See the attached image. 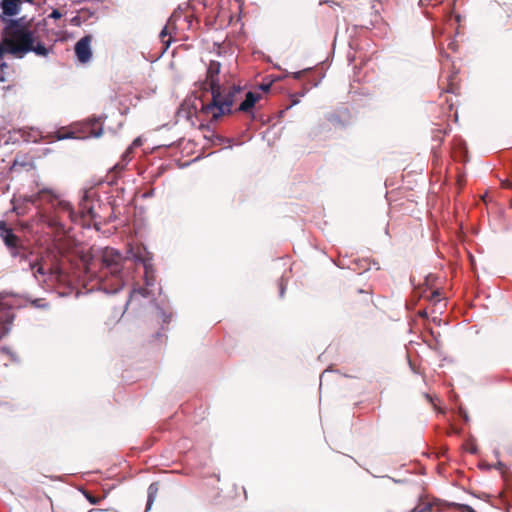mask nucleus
I'll return each mask as SVG.
<instances>
[{"label":"nucleus","instance_id":"11","mask_svg":"<svg viewBox=\"0 0 512 512\" xmlns=\"http://www.w3.org/2000/svg\"><path fill=\"white\" fill-rule=\"evenodd\" d=\"M16 29L13 27V21H10L8 27H4L2 31V42L0 43V59L3 58L5 53H10V48L8 46V41H17L13 36V31Z\"/></svg>","mask_w":512,"mask_h":512},{"label":"nucleus","instance_id":"32","mask_svg":"<svg viewBox=\"0 0 512 512\" xmlns=\"http://www.w3.org/2000/svg\"><path fill=\"white\" fill-rule=\"evenodd\" d=\"M425 509H418V507L414 508L411 512H423Z\"/></svg>","mask_w":512,"mask_h":512},{"label":"nucleus","instance_id":"21","mask_svg":"<svg viewBox=\"0 0 512 512\" xmlns=\"http://www.w3.org/2000/svg\"><path fill=\"white\" fill-rule=\"evenodd\" d=\"M161 35H162V43L165 44V48L162 49V54L164 53V51L169 47L170 45V40H164V38L168 35V27L165 26L162 28V32H161Z\"/></svg>","mask_w":512,"mask_h":512},{"label":"nucleus","instance_id":"19","mask_svg":"<svg viewBox=\"0 0 512 512\" xmlns=\"http://www.w3.org/2000/svg\"><path fill=\"white\" fill-rule=\"evenodd\" d=\"M30 269L33 271L35 277H37L38 274L45 275V271L40 262L30 263Z\"/></svg>","mask_w":512,"mask_h":512},{"label":"nucleus","instance_id":"9","mask_svg":"<svg viewBox=\"0 0 512 512\" xmlns=\"http://www.w3.org/2000/svg\"><path fill=\"white\" fill-rule=\"evenodd\" d=\"M92 36L86 35L82 37L75 45V54L81 63H87L92 56L91 52Z\"/></svg>","mask_w":512,"mask_h":512},{"label":"nucleus","instance_id":"34","mask_svg":"<svg viewBox=\"0 0 512 512\" xmlns=\"http://www.w3.org/2000/svg\"><path fill=\"white\" fill-rule=\"evenodd\" d=\"M89 512H104L103 510H95V509H92L90 510Z\"/></svg>","mask_w":512,"mask_h":512},{"label":"nucleus","instance_id":"13","mask_svg":"<svg viewBox=\"0 0 512 512\" xmlns=\"http://www.w3.org/2000/svg\"><path fill=\"white\" fill-rule=\"evenodd\" d=\"M261 98V95L254 92H247L244 101L239 105L237 111L248 113L252 110L255 103Z\"/></svg>","mask_w":512,"mask_h":512},{"label":"nucleus","instance_id":"2","mask_svg":"<svg viewBox=\"0 0 512 512\" xmlns=\"http://www.w3.org/2000/svg\"><path fill=\"white\" fill-rule=\"evenodd\" d=\"M13 27L16 29L13 31V36L17 41H8L10 54L16 58H23L29 52H35L38 56L43 57L48 55L49 51L42 43H37V45H34V33L22 22L13 21Z\"/></svg>","mask_w":512,"mask_h":512},{"label":"nucleus","instance_id":"3","mask_svg":"<svg viewBox=\"0 0 512 512\" xmlns=\"http://www.w3.org/2000/svg\"><path fill=\"white\" fill-rule=\"evenodd\" d=\"M209 104L210 96L204 92L200 96H189L181 104L177 116L187 121H192V118L196 117L202 121H208L210 124L217 123L226 114L218 115L216 111L208 113L206 108Z\"/></svg>","mask_w":512,"mask_h":512},{"label":"nucleus","instance_id":"17","mask_svg":"<svg viewBox=\"0 0 512 512\" xmlns=\"http://www.w3.org/2000/svg\"><path fill=\"white\" fill-rule=\"evenodd\" d=\"M88 193L85 194L82 202L80 203V210L83 216H90L91 218H94L95 215L93 213V208L91 206H88L87 200H88Z\"/></svg>","mask_w":512,"mask_h":512},{"label":"nucleus","instance_id":"18","mask_svg":"<svg viewBox=\"0 0 512 512\" xmlns=\"http://www.w3.org/2000/svg\"><path fill=\"white\" fill-rule=\"evenodd\" d=\"M55 134H56L55 137H56L57 140H64V139H68V138H73L74 137V133L71 132V131L66 130L65 128L59 129L58 131H56Z\"/></svg>","mask_w":512,"mask_h":512},{"label":"nucleus","instance_id":"12","mask_svg":"<svg viewBox=\"0 0 512 512\" xmlns=\"http://www.w3.org/2000/svg\"><path fill=\"white\" fill-rule=\"evenodd\" d=\"M21 3V0H2L0 8L6 18L12 19V17L19 14Z\"/></svg>","mask_w":512,"mask_h":512},{"label":"nucleus","instance_id":"26","mask_svg":"<svg viewBox=\"0 0 512 512\" xmlns=\"http://www.w3.org/2000/svg\"><path fill=\"white\" fill-rule=\"evenodd\" d=\"M86 498L89 500V502L91 504H97L99 502V500H100L99 498L94 497V496H92L90 494H86Z\"/></svg>","mask_w":512,"mask_h":512},{"label":"nucleus","instance_id":"27","mask_svg":"<svg viewBox=\"0 0 512 512\" xmlns=\"http://www.w3.org/2000/svg\"><path fill=\"white\" fill-rule=\"evenodd\" d=\"M171 318H172V314L167 315L165 312H162V322L168 323V322H170Z\"/></svg>","mask_w":512,"mask_h":512},{"label":"nucleus","instance_id":"29","mask_svg":"<svg viewBox=\"0 0 512 512\" xmlns=\"http://www.w3.org/2000/svg\"><path fill=\"white\" fill-rule=\"evenodd\" d=\"M501 185H502L503 188H507V189H511L512 188V182H510L509 180L502 181Z\"/></svg>","mask_w":512,"mask_h":512},{"label":"nucleus","instance_id":"1","mask_svg":"<svg viewBox=\"0 0 512 512\" xmlns=\"http://www.w3.org/2000/svg\"><path fill=\"white\" fill-rule=\"evenodd\" d=\"M221 64L211 60L206 71V78L199 83V89L210 96V104L206 111H216L217 114H231L232 107L241 93L240 86H224L220 84L219 74Z\"/></svg>","mask_w":512,"mask_h":512},{"label":"nucleus","instance_id":"25","mask_svg":"<svg viewBox=\"0 0 512 512\" xmlns=\"http://www.w3.org/2000/svg\"><path fill=\"white\" fill-rule=\"evenodd\" d=\"M50 18H53V19H59L62 17V14L59 10L57 9H54L51 14L49 15Z\"/></svg>","mask_w":512,"mask_h":512},{"label":"nucleus","instance_id":"31","mask_svg":"<svg viewBox=\"0 0 512 512\" xmlns=\"http://www.w3.org/2000/svg\"><path fill=\"white\" fill-rule=\"evenodd\" d=\"M419 316L427 317V312L426 311H421V312H419Z\"/></svg>","mask_w":512,"mask_h":512},{"label":"nucleus","instance_id":"10","mask_svg":"<svg viewBox=\"0 0 512 512\" xmlns=\"http://www.w3.org/2000/svg\"><path fill=\"white\" fill-rule=\"evenodd\" d=\"M129 151L127 150L125 154L123 155V158L121 161L116 163L107 173L105 181L109 185H114L117 183L118 179L120 178L122 172L126 168V157L128 156Z\"/></svg>","mask_w":512,"mask_h":512},{"label":"nucleus","instance_id":"14","mask_svg":"<svg viewBox=\"0 0 512 512\" xmlns=\"http://www.w3.org/2000/svg\"><path fill=\"white\" fill-rule=\"evenodd\" d=\"M157 494H158V484L152 483L148 488V496H147V504H146L145 512L150 510L152 504L154 503V501L157 498Z\"/></svg>","mask_w":512,"mask_h":512},{"label":"nucleus","instance_id":"33","mask_svg":"<svg viewBox=\"0 0 512 512\" xmlns=\"http://www.w3.org/2000/svg\"><path fill=\"white\" fill-rule=\"evenodd\" d=\"M158 335H159V331H158V330H156V331L152 334V337H153V338H157V337H158Z\"/></svg>","mask_w":512,"mask_h":512},{"label":"nucleus","instance_id":"24","mask_svg":"<svg viewBox=\"0 0 512 512\" xmlns=\"http://www.w3.org/2000/svg\"><path fill=\"white\" fill-rule=\"evenodd\" d=\"M310 69H304L302 71L292 73V77L294 79H301L304 74H306Z\"/></svg>","mask_w":512,"mask_h":512},{"label":"nucleus","instance_id":"30","mask_svg":"<svg viewBox=\"0 0 512 512\" xmlns=\"http://www.w3.org/2000/svg\"><path fill=\"white\" fill-rule=\"evenodd\" d=\"M325 3L328 4L331 8H334L335 6H339V4L333 0H326Z\"/></svg>","mask_w":512,"mask_h":512},{"label":"nucleus","instance_id":"5","mask_svg":"<svg viewBox=\"0 0 512 512\" xmlns=\"http://www.w3.org/2000/svg\"><path fill=\"white\" fill-rule=\"evenodd\" d=\"M0 238L9 250L11 257L26 260L28 255L32 254L23 240L16 235L14 230L3 220L0 221Z\"/></svg>","mask_w":512,"mask_h":512},{"label":"nucleus","instance_id":"36","mask_svg":"<svg viewBox=\"0 0 512 512\" xmlns=\"http://www.w3.org/2000/svg\"><path fill=\"white\" fill-rule=\"evenodd\" d=\"M25 1L28 3H31V4L34 3V0H25Z\"/></svg>","mask_w":512,"mask_h":512},{"label":"nucleus","instance_id":"35","mask_svg":"<svg viewBox=\"0 0 512 512\" xmlns=\"http://www.w3.org/2000/svg\"><path fill=\"white\" fill-rule=\"evenodd\" d=\"M471 453H476V449L475 448H471Z\"/></svg>","mask_w":512,"mask_h":512},{"label":"nucleus","instance_id":"22","mask_svg":"<svg viewBox=\"0 0 512 512\" xmlns=\"http://www.w3.org/2000/svg\"><path fill=\"white\" fill-rule=\"evenodd\" d=\"M458 512H476L471 506L466 504H456Z\"/></svg>","mask_w":512,"mask_h":512},{"label":"nucleus","instance_id":"28","mask_svg":"<svg viewBox=\"0 0 512 512\" xmlns=\"http://www.w3.org/2000/svg\"><path fill=\"white\" fill-rule=\"evenodd\" d=\"M270 87H271V83H267V84L262 83V84L260 85V89H261L262 91H264V92H268V91L270 90Z\"/></svg>","mask_w":512,"mask_h":512},{"label":"nucleus","instance_id":"4","mask_svg":"<svg viewBox=\"0 0 512 512\" xmlns=\"http://www.w3.org/2000/svg\"><path fill=\"white\" fill-rule=\"evenodd\" d=\"M0 238L9 250L11 257L26 260L28 255L32 254L23 240L16 235L14 230L3 220L0 221Z\"/></svg>","mask_w":512,"mask_h":512},{"label":"nucleus","instance_id":"15","mask_svg":"<svg viewBox=\"0 0 512 512\" xmlns=\"http://www.w3.org/2000/svg\"><path fill=\"white\" fill-rule=\"evenodd\" d=\"M13 72V69L8 63L2 62L0 64V82H7Z\"/></svg>","mask_w":512,"mask_h":512},{"label":"nucleus","instance_id":"37","mask_svg":"<svg viewBox=\"0 0 512 512\" xmlns=\"http://www.w3.org/2000/svg\"><path fill=\"white\" fill-rule=\"evenodd\" d=\"M428 400H431L430 396L428 394L425 395Z\"/></svg>","mask_w":512,"mask_h":512},{"label":"nucleus","instance_id":"16","mask_svg":"<svg viewBox=\"0 0 512 512\" xmlns=\"http://www.w3.org/2000/svg\"><path fill=\"white\" fill-rule=\"evenodd\" d=\"M88 125L92 136L99 137L102 134V124L98 119L90 120Z\"/></svg>","mask_w":512,"mask_h":512},{"label":"nucleus","instance_id":"20","mask_svg":"<svg viewBox=\"0 0 512 512\" xmlns=\"http://www.w3.org/2000/svg\"><path fill=\"white\" fill-rule=\"evenodd\" d=\"M428 300L433 303H437L441 300V293L439 290H434L427 296Z\"/></svg>","mask_w":512,"mask_h":512},{"label":"nucleus","instance_id":"23","mask_svg":"<svg viewBox=\"0 0 512 512\" xmlns=\"http://www.w3.org/2000/svg\"><path fill=\"white\" fill-rule=\"evenodd\" d=\"M0 20L5 23V27H8L10 21H20L21 19H8L4 16L3 12L0 13Z\"/></svg>","mask_w":512,"mask_h":512},{"label":"nucleus","instance_id":"8","mask_svg":"<svg viewBox=\"0 0 512 512\" xmlns=\"http://www.w3.org/2000/svg\"><path fill=\"white\" fill-rule=\"evenodd\" d=\"M40 199H46L52 205H55L58 209L67 212L69 215L72 214L73 209L69 202L61 200L51 190L42 189L36 195L32 196L29 201L35 204Z\"/></svg>","mask_w":512,"mask_h":512},{"label":"nucleus","instance_id":"6","mask_svg":"<svg viewBox=\"0 0 512 512\" xmlns=\"http://www.w3.org/2000/svg\"><path fill=\"white\" fill-rule=\"evenodd\" d=\"M140 261L144 268V286L135 289L134 292L139 293L143 297H147L152 294V288L155 286L157 275L156 269L151 263L152 257L148 252H145L144 256H141Z\"/></svg>","mask_w":512,"mask_h":512},{"label":"nucleus","instance_id":"7","mask_svg":"<svg viewBox=\"0 0 512 512\" xmlns=\"http://www.w3.org/2000/svg\"><path fill=\"white\" fill-rule=\"evenodd\" d=\"M102 268L112 276H118L122 271L123 256L116 249L106 247L101 255Z\"/></svg>","mask_w":512,"mask_h":512},{"label":"nucleus","instance_id":"38","mask_svg":"<svg viewBox=\"0 0 512 512\" xmlns=\"http://www.w3.org/2000/svg\"><path fill=\"white\" fill-rule=\"evenodd\" d=\"M284 293V288L281 286V294Z\"/></svg>","mask_w":512,"mask_h":512}]
</instances>
